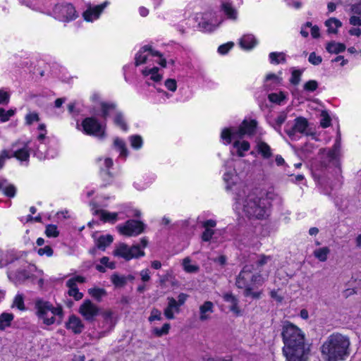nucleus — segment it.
<instances>
[{
	"label": "nucleus",
	"instance_id": "nucleus-1",
	"mask_svg": "<svg viewBox=\"0 0 361 361\" xmlns=\"http://www.w3.org/2000/svg\"><path fill=\"white\" fill-rule=\"evenodd\" d=\"M284 346L283 353L287 361H307L310 347L305 343L304 332L296 325L286 321L281 329Z\"/></svg>",
	"mask_w": 361,
	"mask_h": 361
},
{
	"label": "nucleus",
	"instance_id": "nucleus-2",
	"mask_svg": "<svg viewBox=\"0 0 361 361\" xmlns=\"http://www.w3.org/2000/svg\"><path fill=\"white\" fill-rule=\"evenodd\" d=\"M236 202L242 205L243 212L249 219H262L268 215L266 200L255 192L243 190L237 195Z\"/></svg>",
	"mask_w": 361,
	"mask_h": 361
},
{
	"label": "nucleus",
	"instance_id": "nucleus-3",
	"mask_svg": "<svg viewBox=\"0 0 361 361\" xmlns=\"http://www.w3.org/2000/svg\"><path fill=\"white\" fill-rule=\"evenodd\" d=\"M350 340L341 334H334L328 337L321 347L326 361L343 360L349 355Z\"/></svg>",
	"mask_w": 361,
	"mask_h": 361
},
{
	"label": "nucleus",
	"instance_id": "nucleus-4",
	"mask_svg": "<svg viewBox=\"0 0 361 361\" xmlns=\"http://www.w3.org/2000/svg\"><path fill=\"white\" fill-rule=\"evenodd\" d=\"M35 308L37 309V315L44 324L49 326L54 323L58 324L61 323L63 312L61 306L54 307L48 301L39 300L35 302Z\"/></svg>",
	"mask_w": 361,
	"mask_h": 361
},
{
	"label": "nucleus",
	"instance_id": "nucleus-5",
	"mask_svg": "<svg viewBox=\"0 0 361 361\" xmlns=\"http://www.w3.org/2000/svg\"><path fill=\"white\" fill-rule=\"evenodd\" d=\"M253 267L245 265L236 278L235 285L238 288L243 289L250 286H262L264 279L260 274H252Z\"/></svg>",
	"mask_w": 361,
	"mask_h": 361
},
{
	"label": "nucleus",
	"instance_id": "nucleus-6",
	"mask_svg": "<svg viewBox=\"0 0 361 361\" xmlns=\"http://www.w3.org/2000/svg\"><path fill=\"white\" fill-rule=\"evenodd\" d=\"M257 127V122L244 121L236 131L231 132L230 129L225 128L222 130L221 138L226 140L228 143L231 142V135H237L240 137L245 135H252L255 133Z\"/></svg>",
	"mask_w": 361,
	"mask_h": 361
},
{
	"label": "nucleus",
	"instance_id": "nucleus-7",
	"mask_svg": "<svg viewBox=\"0 0 361 361\" xmlns=\"http://www.w3.org/2000/svg\"><path fill=\"white\" fill-rule=\"evenodd\" d=\"M78 312L85 321L92 323L100 314V308L90 300H85L79 307Z\"/></svg>",
	"mask_w": 361,
	"mask_h": 361
},
{
	"label": "nucleus",
	"instance_id": "nucleus-8",
	"mask_svg": "<svg viewBox=\"0 0 361 361\" xmlns=\"http://www.w3.org/2000/svg\"><path fill=\"white\" fill-rule=\"evenodd\" d=\"M82 126L87 135H92L102 138L105 137L104 128L94 118H86L83 120Z\"/></svg>",
	"mask_w": 361,
	"mask_h": 361
},
{
	"label": "nucleus",
	"instance_id": "nucleus-9",
	"mask_svg": "<svg viewBox=\"0 0 361 361\" xmlns=\"http://www.w3.org/2000/svg\"><path fill=\"white\" fill-rule=\"evenodd\" d=\"M144 228V224L136 220H128L124 225L117 226L119 233L127 236L137 235L143 232Z\"/></svg>",
	"mask_w": 361,
	"mask_h": 361
},
{
	"label": "nucleus",
	"instance_id": "nucleus-10",
	"mask_svg": "<svg viewBox=\"0 0 361 361\" xmlns=\"http://www.w3.org/2000/svg\"><path fill=\"white\" fill-rule=\"evenodd\" d=\"M57 18L63 21H69L75 18L76 11L74 6L71 4L64 5H56L54 8Z\"/></svg>",
	"mask_w": 361,
	"mask_h": 361
},
{
	"label": "nucleus",
	"instance_id": "nucleus-11",
	"mask_svg": "<svg viewBox=\"0 0 361 361\" xmlns=\"http://www.w3.org/2000/svg\"><path fill=\"white\" fill-rule=\"evenodd\" d=\"M308 121L304 117H298L294 121V125L289 129L286 130V133L290 139H295L297 133L304 135H309L307 129Z\"/></svg>",
	"mask_w": 361,
	"mask_h": 361
},
{
	"label": "nucleus",
	"instance_id": "nucleus-12",
	"mask_svg": "<svg viewBox=\"0 0 361 361\" xmlns=\"http://www.w3.org/2000/svg\"><path fill=\"white\" fill-rule=\"evenodd\" d=\"M108 4V1H105L103 4L94 7L89 6L82 14L84 19L87 21H92L93 20L98 18Z\"/></svg>",
	"mask_w": 361,
	"mask_h": 361
},
{
	"label": "nucleus",
	"instance_id": "nucleus-13",
	"mask_svg": "<svg viewBox=\"0 0 361 361\" xmlns=\"http://www.w3.org/2000/svg\"><path fill=\"white\" fill-rule=\"evenodd\" d=\"M67 329L71 330L75 334H80L85 329V325L80 318L75 314L69 317L66 324Z\"/></svg>",
	"mask_w": 361,
	"mask_h": 361
},
{
	"label": "nucleus",
	"instance_id": "nucleus-14",
	"mask_svg": "<svg viewBox=\"0 0 361 361\" xmlns=\"http://www.w3.org/2000/svg\"><path fill=\"white\" fill-rule=\"evenodd\" d=\"M168 305L165 308L164 313L165 317L169 319H174L173 312H179V305L173 298H168Z\"/></svg>",
	"mask_w": 361,
	"mask_h": 361
},
{
	"label": "nucleus",
	"instance_id": "nucleus-15",
	"mask_svg": "<svg viewBox=\"0 0 361 361\" xmlns=\"http://www.w3.org/2000/svg\"><path fill=\"white\" fill-rule=\"evenodd\" d=\"M214 312V304L211 301L204 302L200 307V320L206 321L209 319V314Z\"/></svg>",
	"mask_w": 361,
	"mask_h": 361
},
{
	"label": "nucleus",
	"instance_id": "nucleus-16",
	"mask_svg": "<svg viewBox=\"0 0 361 361\" xmlns=\"http://www.w3.org/2000/svg\"><path fill=\"white\" fill-rule=\"evenodd\" d=\"M223 298L224 301L230 303L229 309L231 312L238 314L240 313V310L238 307V300L236 297L231 293H226L223 295Z\"/></svg>",
	"mask_w": 361,
	"mask_h": 361
},
{
	"label": "nucleus",
	"instance_id": "nucleus-17",
	"mask_svg": "<svg viewBox=\"0 0 361 361\" xmlns=\"http://www.w3.org/2000/svg\"><path fill=\"white\" fill-rule=\"evenodd\" d=\"M2 190L4 195L9 197H13L16 195V188L12 184H8L6 179L0 180V190Z\"/></svg>",
	"mask_w": 361,
	"mask_h": 361
},
{
	"label": "nucleus",
	"instance_id": "nucleus-18",
	"mask_svg": "<svg viewBox=\"0 0 361 361\" xmlns=\"http://www.w3.org/2000/svg\"><path fill=\"white\" fill-rule=\"evenodd\" d=\"M130 247L125 243H121L114 251V255L124 258L126 260L132 259L130 256Z\"/></svg>",
	"mask_w": 361,
	"mask_h": 361
},
{
	"label": "nucleus",
	"instance_id": "nucleus-19",
	"mask_svg": "<svg viewBox=\"0 0 361 361\" xmlns=\"http://www.w3.org/2000/svg\"><path fill=\"white\" fill-rule=\"evenodd\" d=\"M257 149L264 159H269L272 156L271 147L265 142L259 141L257 144Z\"/></svg>",
	"mask_w": 361,
	"mask_h": 361
},
{
	"label": "nucleus",
	"instance_id": "nucleus-20",
	"mask_svg": "<svg viewBox=\"0 0 361 361\" xmlns=\"http://www.w3.org/2000/svg\"><path fill=\"white\" fill-rule=\"evenodd\" d=\"M66 286L69 288L68 293L70 296L73 297L75 300H79L82 298V293L79 292L77 285L73 283V280H68Z\"/></svg>",
	"mask_w": 361,
	"mask_h": 361
},
{
	"label": "nucleus",
	"instance_id": "nucleus-21",
	"mask_svg": "<svg viewBox=\"0 0 361 361\" xmlns=\"http://www.w3.org/2000/svg\"><path fill=\"white\" fill-rule=\"evenodd\" d=\"M221 10L227 16L228 18L235 20L237 18V11L232 6L231 3L222 2Z\"/></svg>",
	"mask_w": 361,
	"mask_h": 361
},
{
	"label": "nucleus",
	"instance_id": "nucleus-22",
	"mask_svg": "<svg viewBox=\"0 0 361 361\" xmlns=\"http://www.w3.org/2000/svg\"><path fill=\"white\" fill-rule=\"evenodd\" d=\"M256 44L257 40L252 35L243 36L240 42V46L245 49H250L253 48Z\"/></svg>",
	"mask_w": 361,
	"mask_h": 361
},
{
	"label": "nucleus",
	"instance_id": "nucleus-23",
	"mask_svg": "<svg viewBox=\"0 0 361 361\" xmlns=\"http://www.w3.org/2000/svg\"><path fill=\"white\" fill-rule=\"evenodd\" d=\"M325 25L328 27L329 33H337V29L342 26V23L336 18H331L325 22Z\"/></svg>",
	"mask_w": 361,
	"mask_h": 361
},
{
	"label": "nucleus",
	"instance_id": "nucleus-24",
	"mask_svg": "<svg viewBox=\"0 0 361 361\" xmlns=\"http://www.w3.org/2000/svg\"><path fill=\"white\" fill-rule=\"evenodd\" d=\"M326 49L329 53L338 54L345 51V45L342 43H337L334 41H331L327 43Z\"/></svg>",
	"mask_w": 361,
	"mask_h": 361
},
{
	"label": "nucleus",
	"instance_id": "nucleus-25",
	"mask_svg": "<svg viewBox=\"0 0 361 361\" xmlns=\"http://www.w3.org/2000/svg\"><path fill=\"white\" fill-rule=\"evenodd\" d=\"M102 116L105 120L108 118L110 111L114 110L116 107V104L113 102H102L100 103Z\"/></svg>",
	"mask_w": 361,
	"mask_h": 361
},
{
	"label": "nucleus",
	"instance_id": "nucleus-26",
	"mask_svg": "<svg viewBox=\"0 0 361 361\" xmlns=\"http://www.w3.org/2000/svg\"><path fill=\"white\" fill-rule=\"evenodd\" d=\"M95 214L100 216L101 220L104 221H115L117 219V213H110L105 210H96Z\"/></svg>",
	"mask_w": 361,
	"mask_h": 361
},
{
	"label": "nucleus",
	"instance_id": "nucleus-27",
	"mask_svg": "<svg viewBox=\"0 0 361 361\" xmlns=\"http://www.w3.org/2000/svg\"><path fill=\"white\" fill-rule=\"evenodd\" d=\"M113 242L111 235H101L97 240V247L103 250Z\"/></svg>",
	"mask_w": 361,
	"mask_h": 361
},
{
	"label": "nucleus",
	"instance_id": "nucleus-28",
	"mask_svg": "<svg viewBox=\"0 0 361 361\" xmlns=\"http://www.w3.org/2000/svg\"><path fill=\"white\" fill-rule=\"evenodd\" d=\"M159 68H145L142 71V74L145 76L151 75V79L154 82H159L162 79L161 75L158 73Z\"/></svg>",
	"mask_w": 361,
	"mask_h": 361
},
{
	"label": "nucleus",
	"instance_id": "nucleus-29",
	"mask_svg": "<svg viewBox=\"0 0 361 361\" xmlns=\"http://www.w3.org/2000/svg\"><path fill=\"white\" fill-rule=\"evenodd\" d=\"M111 281L112 283L117 288H122L127 283V278L124 276H121L116 273H114L111 276Z\"/></svg>",
	"mask_w": 361,
	"mask_h": 361
},
{
	"label": "nucleus",
	"instance_id": "nucleus-30",
	"mask_svg": "<svg viewBox=\"0 0 361 361\" xmlns=\"http://www.w3.org/2000/svg\"><path fill=\"white\" fill-rule=\"evenodd\" d=\"M13 319V315L10 313H3L0 315V329L4 330L6 327L11 326V322Z\"/></svg>",
	"mask_w": 361,
	"mask_h": 361
},
{
	"label": "nucleus",
	"instance_id": "nucleus-31",
	"mask_svg": "<svg viewBox=\"0 0 361 361\" xmlns=\"http://www.w3.org/2000/svg\"><path fill=\"white\" fill-rule=\"evenodd\" d=\"M330 253V250L327 247H323L317 249L314 251V256L317 258L320 262H325L327 259V256Z\"/></svg>",
	"mask_w": 361,
	"mask_h": 361
},
{
	"label": "nucleus",
	"instance_id": "nucleus-32",
	"mask_svg": "<svg viewBox=\"0 0 361 361\" xmlns=\"http://www.w3.org/2000/svg\"><path fill=\"white\" fill-rule=\"evenodd\" d=\"M114 123L120 127L123 130L126 131L128 130L127 123L125 121L123 115L121 112H116L114 118Z\"/></svg>",
	"mask_w": 361,
	"mask_h": 361
},
{
	"label": "nucleus",
	"instance_id": "nucleus-33",
	"mask_svg": "<svg viewBox=\"0 0 361 361\" xmlns=\"http://www.w3.org/2000/svg\"><path fill=\"white\" fill-rule=\"evenodd\" d=\"M269 59L271 63H284L286 62V54L283 52H271L269 54Z\"/></svg>",
	"mask_w": 361,
	"mask_h": 361
},
{
	"label": "nucleus",
	"instance_id": "nucleus-34",
	"mask_svg": "<svg viewBox=\"0 0 361 361\" xmlns=\"http://www.w3.org/2000/svg\"><path fill=\"white\" fill-rule=\"evenodd\" d=\"M114 146L120 151V155L126 157L128 154V150L125 142L118 137L115 138Z\"/></svg>",
	"mask_w": 361,
	"mask_h": 361
},
{
	"label": "nucleus",
	"instance_id": "nucleus-35",
	"mask_svg": "<svg viewBox=\"0 0 361 361\" xmlns=\"http://www.w3.org/2000/svg\"><path fill=\"white\" fill-rule=\"evenodd\" d=\"M88 293L98 302H100L102 297L106 295V291L104 288H90L88 290Z\"/></svg>",
	"mask_w": 361,
	"mask_h": 361
},
{
	"label": "nucleus",
	"instance_id": "nucleus-36",
	"mask_svg": "<svg viewBox=\"0 0 361 361\" xmlns=\"http://www.w3.org/2000/svg\"><path fill=\"white\" fill-rule=\"evenodd\" d=\"M287 118V114L284 111L281 112L275 119V123L273 124L274 128L281 133V126Z\"/></svg>",
	"mask_w": 361,
	"mask_h": 361
},
{
	"label": "nucleus",
	"instance_id": "nucleus-37",
	"mask_svg": "<svg viewBox=\"0 0 361 361\" xmlns=\"http://www.w3.org/2000/svg\"><path fill=\"white\" fill-rule=\"evenodd\" d=\"M12 157L20 161H27L30 157V152L27 147H23L15 152Z\"/></svg>",
	"mask_w": 361,
	"mask_h": 361
},
{
	"label": "nucleus",
	"instance_id": "nucleus-38",
	"mask_svg": "<svg viewBox=\"0 0 361 361\" xmlns=\"http://www.w3.org/2000/svg\"><path fill=\"white\" fill-rule=\"evenodd\" d=\"M256 286H250L249 287H245L244 288L243 295L245 297H250L252 299H259L261 298L262 291L255 292L254 291V288Z\"/></svg>",
	"mask_w": 361,
	"mask_h": 361
},
{
	"label": "nucleus",
	"instance_id": "nucleus-39",
	"mask_svg": "<svg viewBox=\"0 0 361 361\" xmlns=\"http://www.w3.org/2000/svg\"><path fill=\"white\" fill-rule=\"evenodd\" d=\"M191 259L189 257H185L183 259V266L185 271L188 273H195L199 270V267L197 265L190 264Z\"/></svg>",
	"mask_w": 361,
	"mask_h": 361
},
{
	"label": "nucleus",
	"instance_id": "nucleus-40",
	"mask_svg": "<svg viewBox=\"0 0 361 361\" xmlns=\"http://www.w3.org/2000/svg\"><path fill=\"white\" fill-rule=\"evenodd\" d=\"M234 147L238 148V154L240 157H243V154L241 152V151L247 152L250 149V143L247 141H236L233 144Z\"/></svg>",
	"mask_w": 361,
	"mask_h": 361
},
{
	"label": "nucleus",
	"instance_id": "nucleus-41",
	"mask_svg": "<svg viewBox=\"0 0 361 361\" xmlns=\"http://www.w3.org/2000/svg\"><path fill=\"white\" fill-rule=\"evenodd\" d=\"M100 315L102 316L104 320L109 324L111 326H113L114 324V312L111 310H106L104 311L100 310Z\"/></svg>",
	"mask_w": 361,
	"mask_h": 361
},
{
	"label": "nucleus",
	"instance_id": "nucleus-42",
	"mask_svg": "<svg viewBox=\"0 0 361 361\" xmlns=\"http://www.w3.org/2000/svg\"><path fill=\"white\" fill-rule=\"evenodd\" d=\"M129 252L130 256H132V258H138L145 255V252L140 249V245L130 247Z\"/></svg>",
	"mask_w": 361,
	"mask_h": 361
},
{
	"label": "nucleus",
	"instance_id": "nucleus-43",
	"mask_svg": "<svg viewBox=\"0 0 361 361\" xmlns=\"http://www.w3.org/2000/svg\"><path fill=\"white\" fill-rule=\"evenodd\" d=\"M145 51L142 48L138 51V53L135 55V64L136 66H138L141 64H144L146 63L147 56V55L143 54Z\"/></svg>",
	"mask_w": 361,
	"mask_h": 361
},
{
	"label": "nucleus",
	"instance_id": "nucleus-44",
	"mask_svg": "<svg viewBox=\"0 0 361 361\" xmlns=\"http://www.w3.org/2000/svg\"><path fill=\"white\" fill-rule=\"evenodd\" d=\"M45 233L47 236L51 238H56L59 235V232L57 230V226L53 224L47 225L46 227Z\"/></svg>",
	"mask_w": 361,
	"mask_h": 361
},
{
	"label": "nucleus",
	"instance_id": "nucleus-45",
	"mask_svg": "<svg viewBox=\"0 0 361 361\" xmlns=\"http://www.w3.org/2000/svg\"><path fill=\"white\" fill-rule=\"evenodd\" d=\"M322 120L320 121V125L322 128H327L331 125V118L326 111H322L321 114Z\"/></svg>",
	"mask_w": 361,
	"mask_h": 361
},
{
	"label": "nucleus",
	"instance_id": "nucleus-46",
	"mask_svg": "<svg viewBox=\"0 0 361 361\" xmlns=\"http://www.w3.org/2000/svg\"><path fill=\"white\" fill-rule=\"evenodd\" d=\"M131 146L135 149H139L142 145V140L140 135H133L130 138Z\"/></svg>",
	"mask_w": 361,
	"mask_h": 361
},
{
	"label": "nucleus",
	"instance_id": "nucleus-47",
	"mask_svg": "<svg viewBox=\"0 0 361 361\" xmlns=\"http://www.w3.org/2000/svg\"><path fill=\"white\" fill-rule=\"evenodd\" d=\"M170 329V324L166 323L163 325L161 329L155 328L153 330L154 334L157 336H161L162 335L167 334Z\"/></svg>",
	"mask_w": 361,
	"mask_h": 361
},
{
	"label": "nucleus",
	"instance_id": "nucleus-48",
	"mask_svg": "<svg viewBox=\"0 0 361 361\" xmlns=\"http://www.w3.org/2000/svg\"><path fill=\"white\" fill-rule=\"evenodd\" d=\"M302 75V71L300 70H294L292 72L291 78L290 80V82L294 85H297L300 82V76Z\"/></svg>",
	"mask_w": 361,
	"mask_h": 361
},
{
	"label": "nucleus",
	"instance_id": "nucleus-49",
	"mask_svg": "<svg viewBox=\"0 0 361 361\" xmlns=\"http://www.w3.org/2000/svg\"><path fill=\"white\" fill-rule=\"evenodd\" d=\"M318 87V82L316 80H309L304 85V90L309 92H314Z\"/></svg>",
	"mask_w": 361,
	"mask_h": 361
},
{
	"label": "nucleus",
	"instance_id": "nucleus-50",
	"mask_svg": "<svg viewBox=\"0 0 361 361\" xmlns=\"http://www.w3.org/2000/svg\"><path fill=\"white\" fill-rule=\"evenodd\" d=\"M214 233L213 229L204 228V232L202 233L201 238L203 241L208 242L212 238Z\"/></svg>",
	"mask_w": 361,
	"mask_h": 361
},
{
	"label": "nucleus",
	"instance_id": "nucleus-51",
	"mask_svg": "<svg viewBox=\"0 0 361 361\" xmlns=\"http://www.w3.org/2000/svg\"><path fill=\"white\" fill-rule=\"evenodd\" d=\"M308 61L313 65H319L322 61V58L320 56H317L315 52H312L310 56Z\"/></svg>",
	"mask_w": 361,
	"mask_h": 361
},
{
	"label": "nucleus",
	"instance_id": "nucleus-52",
	"mask_svg": "<svg viewBox=\"0 0 361 361\" xmlns=\"http://www.w3.org/2000/svg\"><path fill=\"white\" fill-rule=\"evenodd\" d=\"M13 305H16L20 310H25L23 295H17L14 299Z\"/></svg>",
	"mask_w": 361,
	"mask_h": 361
},
{
	"label": "nucleus",
	"instance_id": "nucleus-53",
	"mask_svg": "<svg viewBox=\"0 0 361 361\" xmlns=\"http://www.w3.org/2000/svg\"><path fill=\"white\" fill-rule=\"evenodd\" d=\"M161 312L156 309L153 308L151 311L150 316L149 317V322H153L154 320H161Z\"/></svg>",
	"mask_w": 361,
	"mask_h": 361
},
{
	"label": "nucleus",
	"instance_id": "nucleus-54",
	"mask_svg": "<svg viewBox=\"0 0 361 361\" xmlns=\"http://www.w3.org/2000/svg\"><path fill=\"white\" fill-rule=\"evenodd\" d=\"M37 253L40 256L46 255L48 257H50V256H51L53 255V250H52V248L50 246L47 245V246H45L44 247L39 248L38 250V251H37Z\"/></svg>",
	"mask_w": 361,
	"mask_h": 361
},
{
	"label": "nucleus",
	"instance_id": "nucleus-55",
	"mask_svg": "<svg viewBox=\"0 0 361 361\" xmlns=\"http://www.w3.org/2000/svg\"><path fill=\"white\" fill-rule=\"evenodd\" d=\"M165 86L170 91L174 92L176 90V81L174 79H167L165 81Z\"/></svg>",
	"mask_w": 361,
	"mask_h": 361
},
{
	"label": "nucleus",
	"instance_id": "nucleus-56",
	"mask_svg": "<svg viewBox=\"0 0 361 361\" xmlns=\"http://www.w3.org/2000/svg\"><path fill=\"white\" fill-rule=\"evenodd\" d=\"M39 119V116L36 113L29 114L25 117L27 125H31L34 121H38Z\"/></svg>",
	"mask_w": 361,
	"mask_h": 361
},
{
	"label": "nucleus",
	"instance_id": "nucleus-57",
	"mask_svg": "<svg viewBox=\"0 0 361 361\" xmlns=\"http://www.w3.org/2000/svg\"><path fill=\"white\" fill-rule=\"evenodd\" d=\"M271 259L270 256H267L264 255H261L259 257V259L257 261L256 264L258 267H261L266 264L269 260Z\"/></svg>",
	"mask_w": 361,
	"mask_h": 361
},
{
	"label": "nucleus",
	"instance_id": "nucleus-58",
	"mask_svg": "<svg viewBox=\"0 0 361 361\" xmlns=\"http://www.w3.org/2000/svg\"><path fill=\"white\" fill-rule=\"evenodd\" d=\"M233 46V42H228L227 44H222L219 46L218 49V51L221 54H226L229 49Z\"/></svg>",
	"mask_w": 361,
	"mask_h": 361
},
{
	"label": "nucleus",
	"instance_id": "nucleus-59",
	"mask_svg": "<svg viewBox=\"0 0 361 361\" xmlns=\"http://www.w3.org/2000/svg\"><path fill=\"white\" fill-rule=\"evenodd\" d=\"M269 80H272L273 83L275 85H278L279 84L281 83V79L279 78L274 73H270L266 76L265 82H267Z\"/></svg>",
	"mask_w": 361,
	"mask_h": 361
},
{
	"label": "nucleus",
	"instance_id": "nucleus-60",
	"mask_svg": "<svg viewBox=\"0 0 361 361\" xmlns=\"http://www.w3.org/2000/svg\"><path fill=\"white\" fill-rule=\"evenodd\" d=\"M11 157V156L9 155L7 150L4 149L1 152L0 154V169L4 166L5 160Z\"/></svg>",
	"mask_w": 361,
	"mask_h": 361
},
{
	"label": "nucleus",
	"instance_id": "nucleus-61",
	"mask_svg": "<svg viewBox=\"0 0 361 361\" xmlns=\"http://www.w3.org/2000/svg\"><path fill=\"white\" fill-rule=\"evenodd\" d=\"M9 101V94L6 92L0 90V104H6Z\"/></svg>",
	"mask_w": 361,
	"mask_h": 361
},
{
	"label": "nucleus",
	"instance_id": "nucleus-62",
	"mask_svg": "<svg viewBox=\"0 0 361 361\" xmlns=\"http://www.w3.org/2000/svg\"><path fill=\"white\" fill-rule=\"evenodd\" d=\"M142 49L144 51H149L152 56L162 57V54L159 51L152 49L151 46L145 45L142 47Z\"/></svg>",
	"mask_w": 361,
	"mask_h": 361
},
{
	"label": "nucleus",
	"instance_id": "nucleus-63",
	"mask_svg": "<svg viewBox=\"0 0 361 361\" xmlns=\"http://www.w3.org/2000/svg\"><path fill=\"white\" fill-rule=\"evenodd\" d=\"M268 98L270 102L274 103H279L283 99V97L281 95L276 93L269 94Z\"/></svg>",
	"mask_w": 361,
	"mask_h": 361
},
{
	"label": "nucleus",
	"instance_id": "nucleus-64",
	"mask_svg": "<svg viewBox=\"0 0 361 361\" xmlns=\"http://www.w3.org/2000/svg\"><path fill=\"white\" fill-rule=\"evenodd\" d=\"M216 225V221L213 219L207 220L202 222V226L204 228L212 229V228L215 227Z\"/></svg>",
	"mask_w": 361,
	"mask_h": 361
}]
</instances>
